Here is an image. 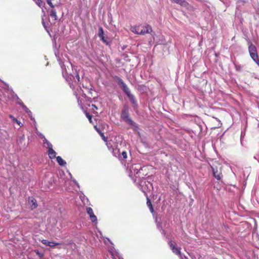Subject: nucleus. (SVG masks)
<instances>
[{"label": "nucleus", "mask_w": 259, "mask_h": 259, "mask_svg": "<svg viewBox=\"0 0 259 259\" xmlns=\"http://www.w3.org/2000/svg\"><path fill=\"white\" fill-rule=\"evenodd\" d=\"M130 29L131 31L135 34L140 35H145L146 34L151 33L153 31L151 26L147 24L144 25H142L141 24L135 25L132 26Z\"/></svg>", "instance_id": "nucleus-1"}, {"label": "nucleus", "mask_w": 259, "mask_h": 259, "mask_svg": "<svg viewBox=\"0 0 259 259\" xmlns=\"http://www.w3.org/2000/svg\"><path fill=\"white\" fill-rule=\"evenodd\" d=\"M121 118L127 124L133 125L136 127H138V124L134 122L129 116L128 107L126 105H124L121 112Z\"/></svg>", "instance_id": "nucleus-2"}, {"label": "nucleus", "mask_w": 259, "mask_h": 259, "mask_svg": "<svg viewBox=\"0 0 259 259\" xmlns=\"http://www.w3.org/2000/svg\"><path fill=\"white\" fill-rule=\"evenodd\" d=\"M143 182H142L141 183H142ZM144 184H143V185H142V184H141V186H142V191L145 193L146 196V198H147V205L148 206V207H149V209H150V212L153 213H154V208L153 207V205H152V202L150 200V199H149V198L148 197V196H147V193L146 192L149 190H150L149 188H148V187L147 188V189H146V187H147V183H148V184H149L150 185V186L152 187V184H151L149 182L147 181V182H144Z\"/></svg>", "instance_id": "nucleus-3"}, {"label": "nucleus", "mask_w": 259, "mask_h": 259, "mask_svg": "<svg viewBox=\"0 0 259 259\" xmlns=\"http://www.w3.org/2000/svg\"><path fill=\"white\" fill-rule=\"evenodd\" d=\"M211 167L213 177L218 180H220L223 177L222 166L220 164L215 163L213 164Z\"/></svg>", "instance_id": "nucleus-4"}, {"label": "nucleus", "mask_w": 259, "mask_h": 259, "mask_svg": "<svg viewBox=\"0 0 259 259\" xmlns=\"http://www.w3.org/2000/svg\"><path fill=\"white\" fill-rule=\"evenodd\" d=\"M147 167L146 166H141L139 165H135V167H133L134 170V173L138 175V177L140 178H143L145 176L147 175V172H144L146 171Z\"/></svg>", "instance_id": "nucleus-5"}, {"label": "nucleus", "mask_w": 259, "mask_h": 259, "mask_svg": "<svg viewBox=\"0 0 259 259\" xmlns=\"http://www.w3.org/2000/svg\"><path fill=\"white\" fill-rule=\"evenodd\" d=\"M248 51L251 58L256 63H257L259 61V58L255 46L252 44H251L248 47Z\"/></svg>", "instance_id": "nucleus-6"}, {"label": "nucleus", "mask_w": 259, "mask_h": 259, "mask_svg": "<svg viewBox=\"0 0 259 259\" xmlns=\"http://www.w3.org/2000/svg\"><path fill=\"white\" fill-rule=\"evenodd\" d=\"M168 244L169 245L170 249L172 250L173 253L179 256V257H181V248L180 247H177L176 246V244L175 242L172 240H169L168 242Z\"/></svg>", "instance_id": "nucleus-7"}, {"label": "nucleus", "mask_w": 259, "mask_h": 259, "mask_svg": "<svg viewBox=\"0 0 259 259\" xmlns=\"http://www.w3.org/2000/svg\"><path fill=\"white\" fill-rule=\"evenodd\" d=\"M113 152L114 155L116 157L118 156L120 159H121V156L122 157V159H126L127 158V153L125 151H122L121 156L119 149H114Z\"/></svg>", "instance_id": "nucleus-8"}, {"label": "nucleus", "mask_w": 259, "mask_h": 259, "mask_svg": "<svg viewBox=\"0 0 259 259\" xmlns=\"http://www.w3.org/2000/svg\"><path fill=\"white\" fill-rule=\"evenodd\" d=\"M87 212L90 215L91 221L93 223H96L97 222V218L94 214L93 209L90 207H88L87 208Z\"/></svg>", "instance_id": "nucleus-9"}, {"label": "nucleus", "mask_w": 259, "mask_h": 259, "mask_svg": "<svg viewBox=\"0 0 259 259\" xmlns=\"http://www.w3.org/2000/svg\"><path fill=\"white\" fill-rule=\"evenodd\" d=\"M28 203L32 209H35L37 207L36 200L33 197H29Z\"/></svg>", "instance_id": "nucleus-10"}, {"label": "nucleus", "mask_w": 259, "mask_h": 259, "mask_svg": "<svg viewBox=\"0 0 259 259\" xmlns=\"http://www.w3.org/2000/svg\"><path fill=\"white\" fill-rule=\"evenodd\" d=\"M118 79L119 80V81L121 83L123 91L125 92V93L127 96L128 94H130L131 93L129 89L127 88V87L126 86L125 83L123 81V80L121 79L118 78Z\"/></svg>", "instance_id": "nucleus-11"}, {"label": "nucleus", "mask_w": 259, "mask_h": 259, "mask_svg": "<svg viewBox=\"0 0 259 259\" xmlns=\"http://www.w3.org/2000/svg\"><path fill=\"white\" fill-rule=\"evenodd\" d=\"M48 154L50 159H54L56 157V152L53 148L48 150Z\"/></svg>", "instance_id": "nucleus-12"}, {"label": "nucleus", "mask_w": 259, "mask_h": 259, "mask_svg": "<svg viewBox=\"0 0 259 259\" xmlns=\"http://www.w3.org/2000/svg\"><path fill=\"white\" fill-rule=\"evenodd\" d=\"M127 97H128L129 100H130V101L131 102V103L133 105H134L135 106H137V100L133 95H132L130 93V94H128Z\"/></svg>", "instance_id": "nucleus-13"}, {"label": "nucleus", "mask_w": 259, "mask_h": 259, "mask_svg": "<svg viewBox=\"0 0 259 259\" xmlns=\"http://www.w3.org/2000/svg\"><path fill=\"white\" fill-rule=\"evenodd\" d=\"M171 2L176 3L181 6H185L187 3L185 0H170Z\"/></svg>", "instance_id": "nucleus-14"}, {"label": "nucleus", "mask_w": 259, "mask_h": 259, "mask_svg": "<svg viewBox=\"0 0 259 259\" xmlns=\"http://www.w3.org/2000/svg\"><path fill=\"white\" fill-rule=\"evenodd\" d=\"M56 158L57 162L60 165L64 166L66 164V162L62 158L61 156H59L56 157Z\"/></svg>", "instance_id": "nucleus-15"}, {"label": "nucleus", "mask_w": 259, "mask_h": 259, "mask_svg": "<svg viewBox=\"0 0 259 259\" xmlns=\"http://www.w3.org/2000/svg\"><path fill=\"white\" fill-rule=\"evenodd\" d=\"M95 129L96 130L97 132L99 134L100 136L102 137V139L105 141L106 142L107 138L106 137L104 134L101 131V130L97 128L96 126H95Z\"/></svg>", "instance_id": "nucleus-16"}, {"label": "nucleus", "mask_w": 259, "mask_h": 259, "mask_svg": "<svg viewBox=\"0 0 259 259\" xmlns=\"http://www.w3.org/2000/svg\"><path fill=\"white\" fill-rule=\"evenodd\" d=\"M50 16L54 18L55 20H57V13L55 9H53L50 12Z\"/></svg>", "instance_id": "nucleus-17"}, {"label": "nucleus", "mask_w": 259, "mask_h": 259, "mask_svg": "<svg viewBox=\"0 0 259 259\" xmlns=\"http://www.w3.org/2000/svg\"><path fill=\"white\" fill-rule=\"evenodd\" d=\"M101 39V40L106 45H109L110 44V42L109 41H108V40L107 39V38H105V37L104 36V35H102V36H101L99 37Z\"/></svg>", "instance_id": "nucleus-18"}, {"label": "nucleus", "mask_w": 259, "mask_h": 259, "mask_svg": "<svg viewBox=\"0 0 259 259\" xmlns=\"http://www.w3.org/2000/svg\"><path fill=\"white\" fill-rule=\"evenodd\" d=\"M9 117L12 119L13 121L14 122L17 123L19 125L22 126L20 125L21 122L19 120H18L15 117H14L13 115H10Z\"/></svg>", "instance_id": "nucleus-19"}, {"label": "nucleus", "mask_w": 259, "mask_h": 259, "mask_svg": "<svg viewBox=\"0 0 259 259\" xmlns=\"http://www.w3.org/2000/svg\"><path fill=\"white\" fill-rule=\"evenodd\" d=\"M44 141V143H46L47 145L48 150L50 149V148H53L52 144L49 141H48L47 139H45Z\"/></svg>", "instance_id": "nucleus-20"}, {"label": "nucleus", "mask_w": 259, "mask_h": 259, "mask_svg": "<svg viewBox=\"0 0 259 259\" xmlns=\"http://www.w3.org/2000/svg\"><path fill=\"white\" fill-rule=\"evenodd\" d=\"M36 254L40 258H42L44 256V253L39 252L38 250H35L34 251Z\"/></svg>", "instance_id": "nucleus-21"}, {"label": "nucleus", "mask_w": 259, "mask_h": 259, "mask_svg": "<svg viewBox=\"0 0 259 259\" xmlns=\"http://www.w3.org/2000/svg\"><path fill=\"white\" fill-rule=\"evenodd\" d=\"M61 244L59 242H50V244H49V246L54 248L55 246Z\"/></svg>", "instance_id": "nucleus-22"}, {"label": "nucleus", "mask_w": 259, "mask_h": 259, "mask_svg": "<svg viewBox=\"0 0 259 259\" xmlns=\"http://www.w3.org/2000/svg\"><path fill=\"white\" fill-rule=\"evenodd\" d=\"M85 115L88 118L90 123H92V115L90 114L88 112H85Z\"/></svg>", "instance_id": "nucleus-23"}, {"label": "nucleus", "mask_w": 259, "mask_h": 259, "mask_svg": "<svg viewBox=\"0 0 259 259\" xmlns=\"http://www.w3.org/2000/svg\"><path fill=\"white\" fill-rule=\"evenodd\" d=\"M98 35H99V37L104 35V31H103V29L102 27H99Z\"/></svg>", "instance_id": "nucleus-24"}, {"label": "nucleus", "mask_w": 259, "mask_h": 259, "mask_svg": "<svg viewBox=\"0 0 259 259\" xmlns=\"http://www.w3.org/2000/svg\"><path fill=\"white\" fill-rule=\"evenodd\" d=\"M41 242L44 244V245H46V246H49V244H50V241L46 240V239H42L40 240Z\"/></svg>", "instance_id": "nucleus-25"}, {"label": "nucleus", "mask_w": 259, "mask_h": 259, "mask_svg": "<svg viewBox=\"0 0 259 259\" xmlns=\"http://www.w3.org/2000/svg\"><path fill=\"white\" fill-rule=\"evenodd\" d=\"M47 2L48 4L53 9L54 8V6L53 5V3H52L51 0H47Z\"/></svg>", "instance_id": "nucleus-26"}, {"label": "nucleus", "mask_w": 259, "mask_h": 259, "mask_svg": "<svg viewBox=\"0 0 259 259\" xmlns=\"http://www.w3.org/2000/svg\"><path fill=\"white\" fill-rule=\"evenodd\" d=\"M241 66L240 65H235V69L238 71H240L241 70Z\"/></svg>", "instance_id": "nucleus-27"}, {"label": "nucleus", "mask_w": 259, "mask_h": 259, "mask_svg": "<svg viewBox=\"0 0 259 259\" xmlns=\"http://www.w3.org/2000/svg\"><path fill=\"white\" fill-rule=\"evenodd\" d=\"M36 3L39 7H40L42 1L41 0H36Z\"/></svg>", "instance_id": "nucleus-28"}, {"label": "nucleus", "mask_w": 259, "mask_h": 259, "mask_svg": "<svg viewBox=\"0 0 259 259\" xmlns=\"http://www.w3.org/2000/svg\"><path fill=\"white\" fill-rule=\"evenodd\" d=\"M92 106L93 107V109H98L97 107L95 105L93 104V105H92Z\"/></svg>", "instance_id": "nucleus-29"}, {"label": "nucleus", "mask_w": 259, "mask_h": 259, "mask_svg": "<svg viewBox=\"0 0 259 259\" xmlns=\"http://www.w3.org/2000/svg\"><path fill=\"white\" fill-rule=\"evenodd\" d=\"M181 259H188L186 256L183 257L181 255V257H180Z\"/></svg>", "instance_id": "nucleus-30"}, {"label": "nucleus", "mask_w": 259, "mask_h": 259, "mask_svg": "<svg viewBox=\"0 0 259 259\" xmlns=\"http://www.w3.org/2000/svg\"><path fill=\"white\" fill-rule=\"evenodd\" d=\"M76 77H77V78L78 79V81H79L80 78H79V76L78 74H77Z\"/></svg>", "instance_id": "nucleus-31"}, {"label": "nucleus", "mask_w": 259, "mask_h": 259, "mask_svg": "<svg viewBox=\"0 0 259 259\" xmlns=\"http://www.w3.org/2000/svg\"><path fill=\"white\" fill-rule=\"evenodd\" d=\"M259 66V61L256 63Z\"/></svg>", "instance_id": "nucleus-32"}]
</instances>
